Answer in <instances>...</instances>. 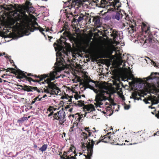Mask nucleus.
I'll return each instance as SVG.
<instances>
[{"mask_svg": "<svg viewBox=\"0 0 159 159\" xmlns=\"http://www.w3.org/2000/svg\"><path fill=\"white\" fill-rule=\"evenodd\" d=\"M29 1L27 2V4L28 5L31 6L32 5V3H31L30 2V0H28Z\"/></svg>", "mask_w": 159, "mask_h": 159, "instance_id": "nucleus-48", "label": "nucleus"}, {"mask_svg": "<svg viewBox=\"0 0 159 159\" xmlns=\"http://www.w3.org/2000/svg\"><path fill=\"white\" fill-rule=\"evenodd\" d=\"M47 96V95L45 94L42 97V99H43V98H44L45 97H46Z\"/></svg>", "mask_w": 159, "mask_h": 159, "instance_id": "nucleus-59", "label": "nucleus"}, {"mask_svg": "<svg viewBox=\"0 0 159 159\" xmlns=\"http://www.w3.org/2000/svg\"><path fill=\"white\" fill-rule=\"evenodd\" d=\"M35 25L38 26L39 27V26L37 22H34V24L31 25L29 24L23 25L21 30L18 31L17 34L13 36V39L17 40L18 38L24 35L28 36L31 34L30 32H32L35 30H38L39 28Z\"/></svg>", "mask_w": 159, "mask_h": 159, "instance_id": "nucleus-1", "label": "nucleus"}, {"mask_svg": "<svg viewBox=\"0 0 159 159\" xmlns=\"http://www.w3.org/2000/svg\"><path fill=\"white\" fill-rule=\"evenodd\" d=\"M93 2L95 3H97V2H99V0H93Z\"/></svg>", "mask_w": 159, "mask_h": 159, "instance_id": "nucleus-51", "label": "nucleus"}, {"mask_svg": "<svg viewBox=\"0 0 159 159\" xmlns=\"http://www.w3.org/2000/svg\"><path fill=\"white\" fill-rule=\"evenodd\" d=\"M44 93H50V94L51 93V90H50V89H49V90L44 89Z\"/></svg>", "mask_w": 159, "mask_h": 159, "instance_id": "nucleus-33", "label": "nucleus"}, {"mask_svg": "<svg viewBox=\"0 0 159 159\" xmlns=\"http://www.w3.org/2000/svg\"><path fill=\"white\" fill-rule=\"evenodd\" d=\"M39 28V31L41 32H43V31H44V30L40 26H39V27H38Z\"/></svg>", "mask_w": 159, "mask_h": 159, "instance_id": "nucleus-34", "label": "nucleus"}, {"mask_svg": "<svg viewBox=\"0 0 159 159\" xmlns=\"http://www.w3.org/2000/svg\"><path fill=\"white\" fill-rule=\"evenodd\" d=\"M57 73L58 72L57 71L54 70L51 71L49 73L47 74L43 75L41 76L40 75H38V76L37 75H35L34 76L35 77V78H39V80H34L31 78H28V80L30 82H31L32 81L34 82H37L38 83L43 80L46 78H47L48 81L46 82V83L48 84L49 83L51 82V81L55 79H57L60 77V76L59 75L57 76Z\"/></svg>", "mask_w": 159, "mask_h": 159, "instance_id": "nucleus-2", "label": "nucleus"}, {"mask_svg": "<svg viewBox=\"0 0 159 159\" xmlns=\"http://www.w3.org/2000/svg\"><path fill=\"white\" fill-rule=\"evenodd\" d=\"M86 109L87 112H85V116H86L88 113H89L95 110V107L93 104H91L90 106L87 107Z\"/></svg>", "mask_w": 159, "mask_h": 159, "instance_id": "nucleus-13", "label": "nucleus"}, {"mask_svg": "<svg viewBox=\"0 0 159 159\" xmlns=\"http://www.w3.org/2000/svg\"><path fill=\"white\" fill-rule=\"evenodd\" d=\"M38 96L35 98L33 100H36V101H38Z\"/></svg>", "mask_w": 159, "mask_h": 159, "instance_id": "nucleus-54", "label": "nucleus"}, {"mask_svg": "<svg viewBox=\"0 0 159 159\" xmlns=\"http://www.w3.org/2000/svg\"><path fill=\"white\" fill-rule=\"evenodd\" d=\"M154 73H151V75L148 77L147 78V81H149L151 80H153L154 79L156 78V77H155L154 75Z\"/></svg>", "mask_w": 159, "mask_h": 159, "instance_id": "nucleus-20", "label": "nucleus"}, {"mask_svg": "<svg viewBox=\"0 0 159 159\" xmlns=\"http://www.w3.org/2000/svg\"><path fill=\"white\" fill-rule=\"evenodd\" d=\"M77 102L78 103L77 104L76 103V105L80 107H82L84 105V101L82 100L78 101Z\"/></svg>", "mask_w": 159, "mask_h": 159, "instance_id": "nucleus-24", "label": "nucleus"}, {"mask_svg": "<svg viewBox=\"0 0 159 159\" xmlns=\"http://www.w3.org/2000/svg\"><path fill=\"white\" fill-rule=\"evenodd\" d=\"M49 89H50L51 90V95L55 94L57 95L58 93H59V92L61 91L59 88L55 85L50 86Z\"/></svg>", "mask_w": 159, "mask_h": 159, "instance_id": "nucleus-8", "label": "nucleus"}, {"mask_svg": "<svg viewBox=\"0 0 159 159\" xmlns=\"http://www.w3.org/2000/svg\"><path fill=\"white\" fill-rule=\"evenodd\" d=\"M110 139V140H112V137H111V136H109L107 137H105L103 139Z\"/></svg>", "mask_w": 159, "mask_h": 159, "instance_id": "nucleus-35", "label": "nucleus"}, {"mask_svg": "<svg viewBox=\"0 0 159 159\" xmlns=\"http://www.w3.org/2000/svg\"><path fill=\"white\" fill-rule=\"evenodd\" d=\"M13 66L16 68V69L14 71L15 72V74H17L18 75V77H20V75H25V74L24 73V71H22V70L18 68L16 66V65L15 64H14Z\"/></svg>", "mask_w": 159, "mask_h": 159, "instance_id": "nucleus-11", "label": "nucleus"}, {"mask_svg": "<svg viewBox=\"0 0 159 159\" xmlns=\"http://www.w3.org/2000/svg\"><path fill=\"white\" fill-rule=\"evenodd\" d=\"M58 112L57 113H56L53 114V115L54 116V117H55V118L57 117V116L58 115Z\"/></svg>", "mask_w": 159, "mask_h": 159, "instance_id": "nucleus-44", "label": "nucleus"}, {"mask_svg": "<svg viewBox=\"0 0 159 159\" xmlns=\"http://www.w3.org/2000/svg\"><path fill=\"white\" fill-rule=\"evenodd\" d=\"M36 102V100H32V101L30 103H28V105H32L33 104H34Z\"/></svg>", "mask_w": 159, "mask_h": 159, "instance_id": "nucleus-40", "label": "nucleus"}, {"mask_svg": "<svg viewBox=\"0 0 159 159\" xmlns=\"http://www.w3.org/2000/svg\"><path fill=\"white\" fill-rule=\"evenodd\" d=\"M123 16V15L121 11H118L116 12L115 15L112 16V18L113 19H116L117 20H119L120 18H122Z\"/></svg>", "mask_w": 159, "mask_h": 159, "instance_id": "nucleus-12", "label": "nucleus"}, {"mask_svg": "<svg viewBox=\"0 0 159 159\" xmlns=\"http://www.w3.org/2000/svg\"><path fill=\"white\" fill-rule=\"evenodd\" d=\"M7 59H8L9 60H11V56H9L8 57V58Z\"/></svg>", "mask_w": 159, "mask_h": 159, "instance_id": "nucleus-57", "label": "nucleus"}, {"mask_svg": "<svg viewBox=\"0 0 159 159\" xmlns=\"http://www.w3.org/2000/svg\"><path fill=\"white\" fill-rule=\"evenodd\" d=\"M89 127H84V130L87 132L88 134H89V136H93V135H92V132L91 130H89ZM93 132H96V130H95V131H92Z\"/></svg>", "mask_w": 159, "mask_h": 159, "instance_id": "nucleus-18", "label": "nucleus"}, {"mask_svg": "<svg viewBox=\"0 0 159 159\" xmlns=\"http://www.w3.org/2000/svg\"><path fill=\"white\" fill-rule=\"evenodd\" d=\"M92 136H89V134H88L86 136H84L83 137H82V138H83V139L82 140L83 141L84 140H85L86 139H88L89 137H91Z\"/></svg>", "mask_w": 159, "mask_h": 159, "instance_id": "nucleus-31", "label": "nucleus"}, {"mask_svg": "<svg viewBox=\"0 0 159 159\" xmlns=\"http://www.w3.org/2000/svg\"><path fill=\"white\" fill-rule=\"evenodd\" d=\"M81 117H79L77 119V120H78L79 121H80V120H81Z\"/></svg>", "mask_w": 159, "mask_h": 159, "instance_id": "nucleus-58", "label": "nucleus"}, {"mask_svg": "<svg viewBox=\"0 0 159 159\" xmlns=\"http://www.w3.org/2000/svg\"><path fill=\"white\" fill-rule=\"evenodd\" d=\"M103 18L104 20L105 21H108L109 20H110L111 19V17L110 15H107L105 16H103Z\"/></svg>", "mask_w": 159, "mask_h": 159, "instance_id": "nucleus-27", "label": "nucleus"}, {"mask_svg": "<svg viewBox=\"0 0 159 159\" xmlns=\"http://www.w3.org/2000/svg\"><path fill=\"white\" fill-rule=\"evenodd\" d=\"M94 83V81L92 80H87L85 82V85L88 87L86 88H84V90H85L87 88H89L90 87H93V83Z\"/></svg>", "mask_w": 159, "mask_h": 159, "instance_id": "nucleus-14", "label": "nucleus"}, {"mask_svg": "<svg viewBox=\"0 0 159 159\" xmlns=\"http://www.w3.org/2000/svg\"><path fill=\"white\" fill-rule=\"evenodd\" d=\"M48 36V38H49V40L50 41L51 39L52 38V37H51V36Z\"/></svg>", "mask_w": 159, "mask_h": 159, "instance_id": "nucleus-55", "label": "nucleus"}, {"mask_svg": "<svg viewBox=\"0 0 159 159\" xmlns=\"http://www.w3.org/2000/svg\"><path fill=\"white\" fill-rule=\"evenodd\" d=\"M94 92L96 93L95 101L96 103H94L97 107H101V106L102 105L103 103L102 102L103 101H106L108 100L107 97L105 96V91H99L97 90H94Z\"/></svg>", "mask_w": 159, "mask_h": 159, "instance_id": "nucleus-4", "label": "nucleus"}, {"mask_svg": "<svg viewBox=\"0 0 159 159\" xmlns=\"http://www.w3.org/2000/svg\"><path fill=\"white\" fill-rule=\"evenodd\" d=\"M54 48L56 52L58 51L57 53H56L57 62L59 65H61L65 63L64 58L65 57V56L63 54L68 57L69 53L66 51V48L63 45H57V48H56L55 47Z\"/></svg>", "mask_w": 159, "mask_h": 159, "instance_id": "nucleus-3", "label": "nucleus"}, {"mask_svg": "<svg viewBox=\"0 0 159 159\" xmlns=\"http://www.w3.org/2000/svg\"><path fill=\"white\" fill-rule=\"evenodd\" d=\"M106 115L110 116L112 115L113 111L111 109H107L106 110Z\"/></svg>", "mask_w": 159, "mask_h": 159, "instance_id": "nucleus-25", "label": "nucleus"}, {"mask_svg": "<svg viewBox=\"0 0 159 159\" xmlns=\"http://www.w3.org/2000/svg\"><path fill=\"white\" fill-rule=\"evenodd\" d=\"M101 142V140L99 139V140L96 142L95 144L98 145Z\"/></svg>", "mask_w": 159, "mask_h": 159, "instance_id": "nucleus-46", "label": "nucleus"}, {"mask_svg": "<svg viewBox=\"0 0 159 159\" xmlns=\"http://www.w3.org/2000/svg\"><path fill=\"white\" fill-rule=\"evenodd\" d=\"M81 2V0H68L67 2H66L65 3L66 4L67 3H69L72 6H73L75 5L77 3H79Z\"/></svg>", "mask_w": 159, "mask_h": 159, "instance_id": "nucleus-15", "label": "nucleus"}, {"mask_svg": "<svg viewBox=\"0 0 159 159\" xmlns=\"http://www.w3.org/2000/svg\"><path fill=\"white\" fill-rule=\"evenodd\" d=\"M39 84H45L44 82H39Z\"/></svg>", "mask_w": 159, "mask_h": 159, "instance_id": "nucleus-61", "label": "nucleus"}, {"mask_svg": "<svg viewBox=\"0 0 159 159\" xmlns=\"http://www.w3.org/2000/svg\"><path fill=\"white\" fill-rule=\"evenodd\" d=\"M28 119V118L27 117H22L20 119H19L17 120V122L19 123H21L25 121V120H27Z\"/></svg>", "mask_w": 159, "mask_h": 159, "instance_id": "nucleus-23", "label": "nucleus"}, {"mask_svg": "<svg viewBox=\"0 0 159 159\" xmlns=\"http://www.w3.org/2000/svg\"><path fill=\"white\" fill-rule=\"evenodd\" d=\"M28 105L27 106L28 107L27 109L28 110H29L30 109H31L32 108V106H30V105Z\"/></svg>", "mask_w": 159, "mask_h": 159, "instance_id": "nucleus-41", "label": "nucleus"}, {"mask_svg": "<svg viewBox=\"0 0 159 159\" xmlns=\"http://www.w3.org/2000/svg\"><path fill=\"white\" fill-rule=\"evenodd\" d=\"M39 95L38 96V101H40L41 100H43V99H42V97H41L40 98H39Z\"/></svg>", "mask_w": 159, "mask_h": 159, "instance_id": "nucleus-50", "label": "nucleus"}, {"mask_svg": "<svg viewBox=\"0 0 159 159\" xmlns=\"http://www.w3.org/2000/svg\"><path fill=\"white\" fill-rule=\"evenodd\" d=\"M142 31L145 33L144 36L146 40L148 41L149 43L152 42L153 36L150 33V27L145 26L144 27H142Z\"/></svg>", "mask_w": 159, "mask_h": 159, "instance_id": "nucleus-6", "label": "nucleus"}, {"mask_svg": "<svg viewBox=\"0 0 159 159\" xmlns=\"http://www.w3.org/2000/svg\"><path fill=\"white\" fill-rule=\"evenodd\" d=\"M88 134L87 133L84 132H83L81 134V135L82 136H86Z\"/></svg>", "mask_w": 159, "mask_h": 159, "instance_id": "nucleus-38", "label": "nucleus"}, {"mask_svg": "<svg viewBox=\"0 0 159 159\" xmlns=\"http://www.w3.org/2000/svg\"><path fill=\"white\" fill-rule=\"evenodd\" d=\"M115 3L114 5V7H117L118 8L121 7L120 2L119 0H115Z\"/></svg>", "mask_w": 159, "mask_h": 159, "instance_id": "nucleus-22", "label": "nucleus"}, {"mask_svg": "<svg viewBox=\"0 0 159 159\" xmlns=\"http://www.w3.org/2000/svg\"><path fill=\"white\" fill-rule=\"evenodd\" d=\"M49 31H50V29L49 28H48L46 29V31L47 32V31L48 32Z\"/></svg>", "mask_w": 159, "mask_h": 159, "instance_id": "nucleus-62", "label": "nucleus"}, {"mask_svg": "<svg viewBox=\"0 0 159 159\" xmlns=\"http://www.w3.org/2000/svg\"><path fill=\"white\" fill-rule=\"evenodd\" d=\"M2 69V70H1V71H6L7 72V69H5V68H0V69Z\"/></svg>", "mask_w": 159, "mask_h": 159, "instance_id": "nucleus-47", "label": "nucleus"}, {"mask_svg": "<svg viewBox=\"0 0 159 159\" xmlns=\"http://www.w3.org/2000/svg\"><path fill=\"white\" fill-rule=\"evenodd\" d=\"M92 21L94 22L95 25H96L99 26L101 25V23L99 17L97 16H92Z\"/></svg>", "mask_w": 159, "mask_h": 159, "instance_id": "nucleus-10", "label": "nucleus"}, {"mask_svg": "<svg viewBox=\"0 0 159 159\" xmlns=\"http://www.w3.org/2000/svg\"><path fill=\"white\" fill-rule=\"evenodd\" d=\"M69 108V106L67 105L65 107V108L66 109L68 108Z\"/></svg>", "mask_w": 159, "mask_h": 159, "instance_id": "nucleus-63", "label": "nucleus"}, {"mask_svg": "<svg viewBox=\"0 0 159 159\" xmlns=\"http://www.w3.org/2000/svg\"><path fill=\"white\" fill-rule=\"evenodd\" d=\"M16 69L15 68L9 67L7 69V72H11L12 73L15 74V72L14 71Z\"/></svg>", "mask_w": 159, "mask_h": 159, "instance_id": "nucleus-28", "label": "nucleus"}, {"mask_svg": "<svg viewBox=\"0 0 159 159\" xmlns=\"http://www.w3.org/2000/svg\"><path fill=\"white\" fill-rule=\"evenodd\" d=\"M48 147V145L47 144H44L42 146L39 148V150L42 152H43L47 149Z\"/></svg>", "mask_w": 159, "mask_h": 159, "instance_id": "nucleus-21", "label": "nucleus"}, {"mask_svg": "<svg viewBox=\"0 0 159 159\" xmlns=\"http://www.w3.org/2000/svg\"><path fill=\"white\" fill-rule=\"evenodd\" d=\"M137 94H136L134 96V97H133V98L134 100H142V99L140 98H138L137 97Z\"/></svg>", "mask_w": 159, "mask_h": 159, "instance_id": "nucleus-29", "label": "nucleus"}, {"mask_svg": "<svg viewBox=\"0 0 159 159\" xmlns=\"http://www.w3.org/2000/svg\"><path fill=\"white\" fill-rule=\"evenodd\" d=\"M137 143H130L129 145H132L135 144H136Z\"/></svg>", "mask_w": 159, "mask_h": 159, "instance_id": "nucleus-60", "label": "nucleus"}, {"mask_svg": "<svg viewBox=\"0 0 159 159\" xmlns=\"http://www.w3.org/2000/svg\"><path fill=\"white\" fill-rule=\"evenodd\" d=\"M78 18L77 19V21L78 23H80V22H81L82 20L84 19H86V18H84L85 17L86 18H88V17H87L86 16L84 15L83 13H80L79 14Z\"/></svg>", "mask_w": 159, "mask_h": 159, "instance_id": "nucleus-16", "label": "nucleus"}, {"mask_svg": "<svg viewBox=\"0 0 159 159\" xmlns=\"http://www.w3.org/2000/svg\"><path fill=\"white\" fill-rule=\"evenodd\" d=\"M58 114L57 116L54 118V119L58 120L60 124L62 125L66 120L65 117L66 114L64 111L63 108H62L61 110L58 111Z\"/></svg>", "mask_w": 159, "mask_h": 159, "instance_id": "nucleus-7", "label": "nucleus"}, {"mask_svg": "<svg viewBox=\"0 0 159 159\" xmlns=\"http://www.w3.org/2000/svg\"><path fill=\"white\" fill-rule=\"evenodd\" d=\"M71 15H72L74 17H76L78 16H79V14H77V15H73L72 13Z\"/></svg>", "mask_w": 159, "mask_h": 159, "instance_id": "nucleus-43", "label": "nucleus"}, {"mask_svg": "<svg viewBox=\"0 0 159 159\" xmlns=\"http://www.w3.org/2000/svg\"><path fill=\"white\" fill-rule=\"evenodd\" d=\"M147 59H144V60L148 64H149L150 63H151L152 65H154L155 67H158V65L157 63L153 61H152L148 57H147Z\"/></svg>", "mask_w": 159, "mask_h": 159, "instance_id": "nucleus-17", "label": "nucleus"}, {"mask_svg": "<svg viewBox=\"0 0 159 159\" xmlns=\"http://www.w3.org/2000/svg\"><path fill=\"white\" fill-rule=\"evenodd\" d=\"M16 85L17 87H19L20 88H21V90H22V89L23 88L24 85L23 86V85H21L19 84H16Z\"/></svg>", "mask_w": 159, "mask_h": 159, "instance_id": "nucleus-39", "label": "nucleus"}, {"mask_svg": "<svg viewBox=\"0 0 159 159\" xmlns=\"http://www.w3.org/2000/svg\"><path fill=\"white\" fill-rule=\"evenodd\" d=\"M53 113V111H52V112L50 113V114H49L48 115V116H52Z\"/></svg>", "mask_w": 159, "mask_h": 159, "instance_id": "nucleus-53", "label": "nucleus"}, {"mask_svg": "<svg viewBox=\"0 0 159 159\" xmlns=\"http://www.w3.org/2000/svg\"><path fill=\"white\" fill-rule=\"evenodd\" d=\"M130 108V106L129 105H126L125 106L124 108L125 110H128Z\"/></svg>", "mask_w": 159, "mask_h": 159, "instance_id": "nucleus-37", "label": "nucleus"}, {"mask_svg": "<svg viewBox=\"0 0 159 159\" xmlns=\"http://www.w3.org/2000/svg\"><path fill=\"white\" fill-rule=\"evenodd\" d=\"M76 20H77V19L74 18V19L73 20V22H74V23L77 22V21Z\"/></svg>", "mask_w": 159, "mask_h": 159, "instance_id": "nucleus-52", "label": "nucleus"}, {"mask_svg": "<svg viewBox=\"0 0 159 159\" xmlns=\"http://www.w3.org/2000/svg\"><path fill=\"white\" fill-rule=\"evenodd\" d=\"M143 101L145 103V104H149L150 103V102L148 101V100H147V99H144L143 100Z\"/></svg>", "mask_w": 159, "mask_h": 159, "instance_id": "nucleus-36", "label": "nucleus"}, {"mask_svg": "<svg viewBox=\"0 0 159 159\" xmlns=\"http://www.w3.org/2000/svg\"><path fill=\"white\" fill-rule=\"evenodd\" d=\"M37 89V87H32L24 84L22 90L27 92H33V90H36Z\"/></svg>", "mask_w": 159, "mask_h": 159, "instance_id": "nucleus-9", "label": "nucleus"}, {"mask_svg": "<svg viewBox=\"0 0 159 159\" xmlns=\"http://www.w3.org/2000/svg\"><path fill=\"white\" fill-rule=\"evenodd\" d=\"M34 8L33 7H30L28 8V10L31 12L34 11Z\"/></svg>", "mask_w": 159, "mask_h": 159, "instance_id": "nucleus-32", "label": "nucleus"}, {"mask_svg": "<svg viewBox=\"0 0 159 159\" xmlns=\"http://www.w3.org/2000/svg\"><path fill=\"white\" fill-rule=\"evenodd\" d=\"M24 73L25 74V76L20 75V77H17V78L20 79H22L23 78H26V75L25 74H27V76H28L32 75L31 73H27L26 72H24Z\"/></svg>", "mask_w": 159, "mask_h": 159, "instance_id": "nucleus-26", "label": "nucleus"}, {"mask_svg": "<svg viewBox=\"0 0 159 159\" xmlns=\"http://www.w3.org/2000/svg\"><path fill=\"white\" fill-rule=\"evenodd\" d=\"M113 105L115 106V105H116V106L118 107V109H116L115 110V111H119V106L118 105H117L116 104H115L114 105Z\"/></svg>", "mask_w": 159, "mask_h": 159, "instance_id": "nucleus-42", "label": "nucleus"}, {"mask_svg": "<svg viewBox=\"0 0 159 159\" xmlns=\"http://www.w3.org/2000/svg\"><path fill=\"white\" fill-rule=\"evenodd\" d=\"M39 93H40L41 92V91L39 90V89H37L36 90Z\"/></svg>", "mask_w": 159, "mask_h": 159, "instance_id": "nucleus-64", "label": "nucleus"}, {"mask_svg": "<svg viewBox=\"0 0 159 159\" xmlns=\"http://www.w3.org/2000/svg\"><path fill=\"white\" fill-rule=\"evenodd\" d=\"M9 61L11 64L13 63L14 64L13 60H12L11 59V60H9Z\"/></svg>", "mask_w": 159, "mask_h": 159, "instance_id": "nucleus-49", "label": "nucleus"}, {"mask_svg": "<svg viewBox=\"0 0 159 159\" xmlns=\"http://www.w3.org/2000/svg\"><path fill=\"white\" fill-rule=\"evenodd\" d=\"M100 2L102 4H106L108 3V2L107 0H101Z\"/></svg>", "mask_w": 159, "mask_h": 159, "instance_id": "nucleus-30", "label": "nucleus"}, {"mask_svg": "<svg viewBox=\"0 0 159 159\" xmlns=\"http://www.w3.org/2000/svg\"><path fill=\"white\" fill-rule=\"evenodd\" d=\"M96 137H94L93 139L89 138V142L87 141L88 143L87 147V149L88 154L86 156H85L86 159H91L92 157L93 152V148L94 145L95 143L96 140L95 139Z\"/></svg>", "mask_w": 159, "mask_h": 159, "instance_id": "nucleus-5", "label": "nucleus"}, {"mask_svg": "<svg viewBox=\"0 0 159 159\" xmlns=\"http://www.w3.org/2000/svg\"><path fill=\"white\" fill-rule=\"evenodd\" d=\"M124 57H123V58L124 59H123V57H121V58L120 59V60L119 61L120 64V65H122V64H123V66H125V60L127 59L128 58V57H126V58L125 59L124 58Z\"/></svg>", "mask_w": 159, "mask_h": 159, "instance_id": "nucleus-19", "label": "nucleus"}, {"mask_svg": "<svg viewBox=\"0 0 159 159\" xmlns=\"http://www.w3.org/2000/svg\"><path fill=\"white\" fill-rule=\"evenodd\" d=\"M111 134H114V132L113 133H111V132H109L108 133H107V135H105V136L107 135H111Z\"/></svg>", "mask_w": 159, "mask_h": 159, "instance_id": "nucleus-45", "label": "nucleus"}, {"mask_svg": "<svg viewBox=\"0 0 159 159\" xmlns=\"http://www.w3.org/2000/svg\"><path fill=\"white\" fill-rule=\"evenodd\" d=\"M101 142H103V143H107V141H104V140H101Z\"/></svg>", "mask_w": 159, "mask_h": 159, "instance_id": "nucleus-56", "label": "nucleus"}]
</instances>
